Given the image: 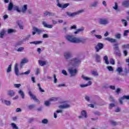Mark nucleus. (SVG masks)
<instances>
[{
  "label": "nucleus",
  "instance_id": "nucleus-32",
  "mask_svg": "<svg viewBox=\"0 0 129 129\" xmlns=\"http://www.w3.org/2000/svg\"><path fill=\"white\" fill-rule=\"evenodd\" d=\"M82 78L83 79H84V80H85L86 81H88L89 80H92V78L85 77L84 75L82 76Z\"/></svg>",
  "mask_w": 129,
  "mask_h": 129
},
{
  "label": "nucleus",
  "instance_id": "nucleus-55",
  "mask_svg": "<svg viewBox=\"0 0 129 129\" xmlns=\"http://www.w3.org/2000/svg\"><path fill=\"white\" fill-rule=\"evenodd\" d=\"M107 69H108L109 71H113V68L111 66H108Z\"/></svg>",
  "mask_w": 129,
  "mask_h": 129
},
{
  "label": "nucleus",
  "instance_id": "nucleus-49",
  "mask_svg": "<svg viewBox=\"0 0 129 129\" xmlns=\"http://www.w3.org/2000/svg\"><path fill=\"white\" fill-rule=\"evenodd\" d=\"M91 73L94 76H98V73L96 71H92Z\"/></svg>",
  "mask_w": 129,
  "mask_h": 129
},
{
  "label": "nucleus",
  "instance_id": "nucleus-2",
  "mask_svg": "<svg viewBox=\"0 0 129 129\" xmlns=\"http://www.w3.org/2000/svg\"><path fill=\"white\" fill-rule=\"evenodd\" d=\"M7 10L8 12H12L13 11H16L18 12V13H21V10H20V8L18 6L14 5V3L12 2H10L8 4V6L7 7Z\"/></svg>",
  "mask_w": 129,
  "mask_h": 129
},
{
  "label": "nucleus",
  "instance_id": "nucleus-45",
  "mask_svg": "<svg viewBox=\"0 0 129 129\" xmlns=\"http://www.w3.org/2000/svg\"><path fill=\"white\" fill-rule=\"evenodd\" d=\"M115 106V104L114 103H111L109 104V109H112V107H114Z\"/></svg>",
  "mask_w": 129,
  "mask_h": 129
},
{
  "label": "nucleus",
  "instance_id": "nucleus-7",
  "mask_svg": "<svg viewBox=\"0 0 129 129\" xmlns=\"http://www.w3.org/2000/svg\"><path fill=\"white\" fill-rule=\"evenodd\" d=\"M28 94L29 96H30L31 99H33L34 101H36V102H40V100L37 99V97H36V95L33 94V93H32V91H29Z\"/></svg>",
  "mask_w": 129,
  "mask_h": 129
},
{
  "label": "nucleus",
  "instance_id": "nucleus-58",
  "mask_svg": "<svg viewBox=\"0 0 129 129\" xmlns=\"http://www.w3.org/2000/svg\"><path fill=\"white\" fill-rule=\"evenodd\" d=\"M14 86H15V87H16V88H19V87H20L21 85V84H15L14 85Z\"/></svg>",
  "mask_w": 129,
  "mask_h": 129
},
{
  "label": "nucleus",
  "instance_id": "nucleus-19",
  "mask_svg": "<svg viewBox=\"0 0 129 129\" xmlns=\"http://www.w3.org/2000/svg\"><path fill=\"white\" fill-rule=\"evenodd\" d=\"M92 84V82L89 81L87 84H81L80 86L81 88H84V87H87V86H90Z\"/></svg>",
  "mask_w": 129,
  "mask_h": 129
},
{
  "label": "nucleus",
  "instance_id": "nucleus-28",
  "mask_svg": "<svg viewBox=\"0 0 129 129\" xmlns=\"http://www.w3.org/2000/svg\"><path fill=\"white\" fill-rule=\"evenodd\" d=\"M42 43H43V41H35L30 42L29 43L34 44L35 45H39L40 44H42Z\"/></svg>",
  "mask_w": 129,
  "mask_h": 129
},
{
  "label": "nucleus",
  "instance_id": "nucleus-47",
  "mask_svg": "<svg viewBox=\"0 0 129 129\" xmlns=\"http://www.w3.org/2000/svg\"><path fill=\"white\" fill-rule=\"evenodd\" d=\"M58 100V98L56 97H52L49 99V101H57Z\"/></svg>",
  "mask_w": 129,
  "mask_h": 129
},
{
  "label": "nucleus",
  "instance_id": "nucleus-56",
  "mask_svg": "<svg viewBox=\"0 0 129 129\" xmlns=\"http://www.w3.org/2000/svg\"><path fill=\"white\" fill-rule=\"evenodd\" d=\"M123 100V98H122V97H121L120 99H119V102L120 104H123V101L122 100Z\"/></svg>",
  "mask_w": 129,
  "mask_h": 129
},
{
  "label": "nucleus",
  "instance_id": "nucleus-18",
  "mask_svg": "<svg viewBox=\"0 0 129 129\" xmlns=\"http://www.w3.org/2000/svg\"><path fill=\"white\" fill-rule=\"evenodd\" d=\"M17 23L20 30H24V23L22 21H18Z\"/></svg>",
  "mask_w": 129,
  "mask_h": 129
},
{
  "label": "nucleus",
  "instance_id": "nucleus-57",
  "mask_svg": "<svg viewBox=\"0 0 129 129\" xmlns=\"http://www.w3.org/2000/svg\"><path fill=\"white\" fill-rule=\"evenodd\" d=\"M113 9H114V10H117V9H118V5H117V3H115V6L113 7Z\"/></svg>",
  "mask_w": 129,
  "mask_h": 129
},
{
  "label": "nucleus",
  "instance_id": "nucleus-11",
  "mask_svg": "<svg viewBox=\"0 0 129 129\" xmlns=\"http://www.w3.org/2000/svg\"><path fill=\"white\" fill-rule=\"evenodd\" d=\"M70 5V4H61L60 3H57V4H56V6L58 8H60L61 9H66V8H67V7H68Z\"/></svg>",
  "mask_w": 129,
  "mask_h": 129
},
{
  "label": "nucleus",
  "instance_id": "nucleus-60",
  "mask_svg": "<svg viewBox=\"0 0 129 129\" xmlns=\"http://www.w3.org/2000/svg\"><path fill=\"white\" fill-rule=\"evenodd\" d=\"M21 45H22V41H19L16 43L15 46L18 47V46H21Z\"/></svg>",
  "mask_w": 129,
  "mask_h": 129
},
{
  "label": "nucleus",
  "instance_id": "nucleus-36",
  "mask_svg": "<svg viewBox=\"0 0 129 129\" xmlns=\"http://www.w3.org/2000/svg\"><path fill=\"white\" fill-rule=\"evenodd\" d=\"M121 22H122V24H123L124 27H126L127 26V24H128L127 21H126V20H125L124 19H121Z\"/></svg>",
  "mask_w": 129,
  "mask_h": 129
},
{
  "label": "nucleus",
  "instance_id": "nucleus-34",
  "mask_svg": "<svg viewBox=\"0 0 129 129\" xmlns=\"http://www.w3.org/2000/svg\"><path fill=\"white\" fill-rule=\"evenodd\" d=\"M38 63L40 66H44V65H46V62L45 61H42L41 60H38Z\"/></svg>",
  "mask_w": 129,
  "mask_h": 129
},
{
  "label": "nucleus",
  "instance_id": "nucleus-62",
  "mask_svg": "<svg viewBox=\"0 0 129 129\" xmlns=\"http://www.w3.org/2000/svg\"><path fill=\"white\" fill-rule=\"evenodd\" d=\"M109 99L111 102H114L115 101L114 98H113L111 96H110Z\"/></svg>",
  "mask_w": 129,
  "mask_h": 129
},
{
  "label": "nucleus",
  "instance_id": "nucleus-6",
  "mask_svg": "<svg viewBox=\"0 0 129 129\" xmlns=\"http://www.w3.org/2000/svg\"><path fill=\"white\" fill-rule=\"evenodd\" d=\"M109 22L108 21V19H103V18H100L99 20V24L100 25H104L105 26L106 25H107Z\"/></svg>",
  "mask_w": 129,
  "mask_h": 129
},
{
  "label": "nucleus",
  "instance_id": "nucleus-37",
  "mask_svg": "<svg viewBox=\"0 0 129 129\" xmlns=\"http://www.w3.org/2000/svg\"><path fill=\"white\" fill-rule=\"evenodd\" d=\"M37 86L38 87V89L40 91V92H45V91L42 89V87H41V84L38 83L37 84Z\"/></svg>",
  "mask_w": 129,
  "mask_h": 129
},
{
  "label": "nucleus",
  "instance_id": "nucleus-41",
  "mask_svg": "<svg viewBox=\"0 0 129 129\" xmlns=\"http://www.w3.org/2000/svg\"><path fill=\"white\" fill-rule=\"evenodd\" d=\"M11 125L12 126V127H13V128L19 129V127L17 126V124H16V123H12Z\"/></svg>",
  "mask_w": 129,
  "mask_h": 129
},
{
  "label": "nucleus",
  "instance_id": "nucleus-46",
  "mask_svg": "<svg viewBox=\"0 0 129 129\" xmlns=\"http://www.w3.org/2000/svg\"><path fill=\"white\" fill-rule=\"evenodd\" d=\"M25 48L24 47H20L17 50V52H23L24 51Z\"/></svg>",
  "mask_w": 129,
  "mask_h": 129
},
{
  "label": "nucleus",
  "instance_id": "nucleus-17",
  "mask_svg": "<svg viewBox=\"0 0 129 129\" xmlns=\"http://www.w3.org/2000/svg\"><path fill=\"white\" fill-rule=\"evenodd\" d=\"M97 5H98V2L97 1H95L91 3L89 7L90 9H92L93 8H96V7H97Z\"/></svg>",
  "mask_w": 129,
  "mask_h": 129
},
{
  "label": "nucleus",
  "instance_id": "nucleus-27",
  "mask_svg": "<svg viewBox=\"0 0 129 129\" xmlns=\"http://www.w3.org/2000/svg\"><path fill=\"white\" fill-rule=\"evenodd\" d=\"M27 10H28V5H25L22 8V12L23 14H25L26 12H27Z\"/></svg>",
  "mask_w": 129,
  "mask_h": 129
},
{
  "label": "nucleus",
  "instance_id": "nucleus-61",
  "mask_svg": "<svg viewBox=\"0 0 129 129\" xmlns=\"http://www.w3.org/2000/svg\"><path fill=\"white\" fill-rule=\"evenodd\" d=\"M44 104L46 105V106H49V105H50V102L48 101H46L44 102Z\"/></svg>",
  "mask_w": 129,
  "mask_h": 129
},
{
  "label": "nucleus",
  "instance_id": "nucleus-39",
  "mask_svg": "<svg viewBox=\"0 0 129 129\" xmlns=\"http://www.w3.org/2000/svg\"><path fill=\"white\" fill-rule=\"evenodd\" d=\"M41 122L43 124H47V123H48V122H49V120H48L47 119L44 118L42 120Z\"/></svg>",
  "mask_w": 129,
  "mask_h": 129
},
{
  "label": "nucleus",
  "instance_id": "nucleus-33",
  "mask_svg": "<svg viewBox=\"0 0 129 129\" xmlns=\"http://www.w3.org/2000/svg\"><path fill=\"white\" fill-rule=\"evenodd\" d=\"M81 115L85 118H87V113L85 110H83L81 112Z\"/></svg>",
  "mask_w": 129,
  "mask_h": 129
},
{
  "label": "nucleus",
  "instance_id": "nucleus-42",
  "mask_svg": "<svg viewBox=\"0 0 129 129\" xmlns=\"http://www.w3.org/2000/svg\"><path fill=\"white\" fill-rule=\"evenodd\" d=\"M31 38V35H28L25 38L23 39V41H28L29 39Z\"/></svg>",
  "mask_w": 129,
  "mask_h": 129
},
{
  "label": "nucleus",
  "instance_id": "nucleus-22",
  "mask_svg": "<svg viewBox=\"0 0 129 129\" xmlns=\"http://www.w3.org/2000/svg\"><path fill=\"white\" fill-rule=\"evenodd\" d=\"M1 101L3 104H6V105H7L8 106H10V105H11V101H10L2 99Z\"/></svg>",
  "mask_w": 129,
  "mask_h": 129
},
{
  "label": "nucleus",
  "instance_id": "nucleus-12",
  "mask_svg": "<svg viewBox=\"0 0 129 129\" xmlns=\"http://www.w3.org/2000/svg\"><path fill=\"white\" fill-rule=\"evenodd\" d=\"M29 62V60L27 59L26 58H24L22 59L21 63H20V67L21 68H23L24 67L25 64L26 63H28Z\"/></svg>",
  "mask_w": 129,
  "mask_h": 129
},
{
  "label": "nucleus",
  "instance_id": "nucleus-38",
  "mask_svg": "<svg viewBox=\"0 0 129 129\" xmlns=\"http://www.w3.org/2000/svg\"><path fill=\"white\" fill-rule=\"evenodd\" d=\"M10 72H12V64H10L8 66V68L7 70V73H10Z\"/></svg>",
  "mask_w": 129,
  "mask_h": 129
},
{
  "label": "nucleus",
  "instance_id": "nucleus-52",
  "mask_svg": "<svg viewBox=\"0 0 129 129\" xmlns=\"http://www.w3.org/2000/svg\"><path fill=\"white\" fill-rule=\"evenodd\" d=\"M128 33H129V30H124V33H123V36H127Z\"/></svg>",
  "mask_w": 129,
  "mask_h": 129
},
{
  "label": "nucleus",
  "instance_id": "nucleus-16",
  "mask_svg": "<svg viewBox=\"0 0 129 129\" xmlns=\"http://www.w3.org/2000/svg\"><path fill=\"white\" fill-rule=\"evenodd\" d=\"M104 40L105 41H108V42H110V43H116V39L110 37L105 38H104Z\"/></svg>",
  "mask_w": 129,
  "mask_h": 129
},
{
  "label": "nucleus",
  "instance_id": "nucleus-43",
  "mask_svg": "<svg viewBox=\"0 0 129 129\" xmlns=\"http://www.w3.org/2000/svg\"><path fill=\"white\" fill-rule=\"evenodd\" d=\"M15 32H16V30L12 29H8V34H12V33H15Z\"/></svg>",
  "mask_w": 129,
  "mask_h": 129
},
{
  "label": "nucleus",
  "instance_id": "nucleus-30",
  "mask_svg": "<svg viewBox=\"0 0 129 129\" xmlns=\"http://www.w3.org/2000/svg\"><path fill=\"white\" fill-rule=\"evenodd\" d=\"M103 60H104L105 63L106 64V65H108V64H109V61H108V57L107 55L104 56Z\"/></svg>",
  "mask_w": 129,
  "mask_h": 129
},
{
  "label": "nucleus",
  "instance_id": "nucleus-20",
  "mask_svg": "<svg viewBox=\"0 0 129 129\" xmlns=\"http://www.w3.org/2000/svg\"><path fill=\"white\" fill-rule=\"evenodd\" d=\"M42 25L45 28H48V29H52V28H53V25L47 24V23L44 21L42 22Z\"/></svg>",
  "mask_w": 129,
  "mask_h": 129
},
{
  "label": "nucleus",
  "instance_id": "nucleus-53",
  "mask_svg": "<svg viewBox=\"0 0 129 129\" xmlns=\"http://www.w3.org/2000/svg\"><path fill=\"white\" fill-rule=\"evenodd\" d=\"M110 64H112V65H114V64H115V62L114 61V59H113V58H110Z\"/></svg>",
  "mask_w": 129,
  "mask_h": 129
},
{
  "label": "nucleus",
  "instance_id": "nucleus-35",
  "mask_svg": "<svg viewBox=\"0 0 129 129\" xmlns=\"http://www.w3.org/2000/svg\"><path fill=\"white\" fill-rule=\"evenodd\" d=\"M113 49L114 51L116 50H118L119 49V48L118 47V43H115L113 45Z\"/></svg>",
  "mask_w": 129,
  "mask_h": 129
},
{
  "label": "nucleus",
  "instance_id": "nucleus-64",
  "mask_svg": "<svg viewBox=\"0 0 129 129\" xmlns=\"http://www.w3.org/2000/svg\"><path fill=\"white\" fill-rule=\"evenodd\" d=\"M16 112H22V109L20 108H17L16 109Z\"/></svg>",
  "mask_w": 129,
  "mask_h": 129
},
{
  "label": "nucleus",
  "instance_id": "nucleus-14",
  "mask_svg": "<svg viewBox=\"0 0 129 129\" xmlns=\"http://www.w3.org/2000/svg\"><path fill=\"white\" fill-rule=\"evenodd\" d=\"M86 41H87V39L86 38H77V43H83V44H84V43H86Z\"/></svg>",
  "mask_w": 129,
  "mask_h": 129
},
{
  "label": "nucleus",
  "instance_id": "nucleus-9",
  "mask_svg": "<svg viewBox=\"0 0 129 129\" xmlns=\"http://www.w3.org/2000/svg\"><path fill=\"white\" fill-rule=\"evenodd\" d=\"M95 49L96 50V52H99L100 50H101V49H103V44L100 42H99L97 45L95 47Z\"/></svg>",
  "mask_w": 129,
  "mask_h": 129
},
{
  "label": "nucleus",
  "instance_id": "nucleus-25",
  "mask_svg": "<svg viewBox=\"0 0 129 129\" xmlns=\"http://www.w3.org/2000/svg\"><path fill=\"white\" fill-rule=\"evenodd\" d=\"M15 73L17 76H19V68H18V63L15 64Z\"/></svg>",
  "mask_w": 129,
  "mask_h": 129
},
{
  "label": "nucleus",
  "instance_id": "nucleus-63",
  "mask_svg": "<svg viewBox=\"0 0 129 129\" xmlns=\"http://www.w3.org/2000/svg\"><path fill=\"white\" fill-rule=\"evenodd\" d=\"M53 78H54V83H57V78H56V75H53Z\"/></svg>",
  "mask_w": 129,
  "mask_h": 129
},
{
  "label": "nucleus",
  "instance_id": "nucleus-5",
  "mask_svg": "<svg viewBox=\"0 0 129 129\" xmlns=\"http://www.w3.org/2000/svg\"><path fill=\"white\" fill-rule=\"evenodd\" d=\"M82 13H84V10H81L78 11L77 12H74L73 13L68 12L67 15L69 16V17H75V16H77V15H79L80 14H82Z\"/></svg>",
  "mask_w": 129,
  "mask_h": 129
},
{
  "label": "nucleus",
  "instance_id": "nucleus-3",
  "mask_svg": "<svg viewBox=\"0 0 129 129\" xmlns=\"http://www.w3.org/2000/svg\"><path fill=\"white\" fill-rule=\"evenodd\" d=\"M66 40L71 43H74V44H76L77 42V38L74 37V35H68L64 36Z\"/></svg>",
  "mask_w": 129,
  "mask_h": 129
},
{
  "label": "nucleus",
  "instance_id": "nucleus-15",
  "mask_svg": "<svg viewBox=\"0 0 129 129\" xmlns=\"http://www.w3.org/2000/svg\"><path fill=\"white\" fill-rule=\"evenodd\" d=\"M70 108V105L68 104H64L63 105L58 106V108H60V109H66V108Z\"/></svg>",
  "mask_w": 129,
  "mask_h": 129
},
{
  "label": "nucleus",
  "instance_id": "nucleus-13",
  "mask_svg": "<svg viewBox=\"0 0 129 129\" xmlns=\"http://www.w3.org/2000/svg\"><path fill=\"white\" fill-rule=\"evenodd\" d=\"M33 30L34 32H36L38 35H41L42 33L44 32V30L38 29L37 27H33Z\"/></svg>",
  "mask_w": 129,
  "mask_h": 129
},
{
  "label": "nucleus",
  "instance_id": "nucleus-21",
  "mask_svg": "<svg viewBox=\"0 0 129 129\" xmlns=\"http://www.w3.org/2000/svg\"><path fill=\"white\" fill-rule=\"evenodd\" d=\"M121 6L124 8H128L129 7V1H124L122 4Z\"/></svg>",
  "mask_w": 129,
  "mask_h": 129
},
{
  "label": "nucleus",
  "instance_id": "nucleus-10",
  "mask_svg": "<svg viewBox=\"0 0 129 129\" xmlns=\"http://www.w3.org/2000/svg\"><path fill=\"white\" fill-rule=\"evenodd\" d=\"M115 72H117L118 75H122V76H123V75H124V74H121L122 73V72H123V69L121 67L117 68V69L115 70Z\"/></svg>",
  "mask_w": 129,
  "mask_h": 129
},
{
  "label": "nucleus",
  "instance_id": "nucleus-23",
  "mask_svg": "<svg viewBox=\"0 0 129 129\" xmlns=\"http://www.w3.org/2000/svg\"><path fill=\"white\" fill-rule=\"evenodd\" d=\"M15 94L16 93L13 90H10L8 91V95L11 97H13V96H15Z\"/></svg>",
  "mask_w": 129,
  "mask_h": 129
},
{
  "label": "nucleus",
  "instance_id": "nucleus-24",
  "mask_svg": "<svg viewBox=\"0 0 129 129\" xmlns=\"http://www.w3.org/2000/svg\"><path fill=\"white\" fill-rule=\"evenodd\" d=\"M83 31H84V27H82L81 28L77 29L76 31L74 32V34L77 35V34H79L80 32H83Z\"/></svg>",
  "mask_w": 129,
  "mask_h": 129
},
{
  "label": "nucleus",
  "instance_id": "nucleus-40",
  "mask_svg": "<svg viewBox=\"0 0 129 129\" xmlns=\"http://www.w3.org/2000/svg\"><path fill=\"white\" fill-rule=\"evenodd\" d=\"M115 38L116 39H121V34L120 33H117L115 35Z\"/></svg>",
  "mask_w": 129,
  "mask_h": 129
},
{
  "label": "nucleus",
  "instance_id": "nucleus-59",
  "mask_svg": "<svg viewBox=\"0 0 129 129\" xmlns=\"http://www.w3.org/2000/svg\"><path fill=\"white\" fill-rule=\"evenodd\" d=\"M44 16H50V12H48V11H45L44 12Z\"/></svg>",
  "mask_w": 129,
  "mask_h": 129
},
{
  "label": "nucleus",
  "instance_id": "nucleus-1",
  "mask_svg": "<svg viewBox=\"0 0 129 129\" xmlns=\"http://www.w3.org/2000/svg\"><path fill=\"white\" fill-rule=\"evenodd\" d=\"M81 64V59L78 57L72 58V59L68 60V66L69 68L68 70L70 75V77H75L78 73L77 69L73 68H77Z\"/></svg>",
  "mask_w": 129,
  "mask_h": 129
},
{
  "label": "nucleus",
  "instance_id": "nucleus-48",
  "mask_svg": "<svg viewBox=\"0 0 129 129\" xmlns=\"http://www.w3.org/2000/svg\"><path fill=\"white\" fill-rule=\"evenodd\" d=\"M122 48L123 49H129V44H123L122 45Z\"/></svg>",
  "mask_w": 129,
  "mask_h": 129
},
{
  "label": "nucleus",
  "instance_id": "nucleus-31",
  "mask_svg": "<svg viewBox=\"0 0 129 129\" xmlns=\"http://www.w3.org/2000/svg\"><path fill=\"white\" fill-rule=\"evenodd\" d=\"M114 54L116 55V56H118V57H120L121 56V53H120V51L119 49H117L115 50Z\"/></svg>",
  "mask_w": 129,
  "mask_h": 129
},
{
  "label": "nucleus",
  "instance_id": "nucleus-4",
  "mask_svg": "<svg viewBox=\"0 0 129 129\" xmlns=\"http://www.w3.org/2000/svg\"><path fill=\"white\" fill-rule=\"evenodd\" d=\"M63 57L66 60H67V62H68L69 60H71V59H70V58L72 57V52L70 51H66L63 53Z\"/></svg>",
  "mask_w": 129,
  "mask_h": 129
},
{
  "label": "nucleus",
  "instance_id": "nucleus-29",
  "mask_svg": "<svg viewBox=\"0 0 129 129\" xmlns=\"http://www.w3.org/2000/svg\"><path fill=\"white\" fill-rule=\"evenodd\" d=\"M5 34H6V30L5 29H3L0 31V38L3 39L4 38V36H5Z\"/></svg>",
  "mask_w": 129,
  "mask_h": 129
},
{
  "label": "nucleus",
  "instance_id": "nucleus-8",
  "mask_svg": "<svg viewBox=\"0 0 129 129\" xmlns=\"http://www.w3.org/2000/svg\"><path fill=\"white\" fill-rule=\"evenodd\" d=\"M94 57L95 58V61L97 63H101V56L98 53L94 54Z\"/></svg>",
  "mask_w": 129,
  "mask_h": 129
},
{
  "label": "nucleus",
  "instance_id": "nucleus-54",
  "mask_svg": "<svg viewBox=\"0 0 129 129\" xmlns=\"http://www.w3.org/2000/svg\"><path fill=\"white\" fill-rule=\"evenodd\" d=\"M122 98L123 99H126V100H129V95H124L122 97Z\"/></svg>",
  "mask_w": 129,
  "mask_h": 129
},
{
  "label": "nucleus",
  "instance_id": "nucleus-51",
  "mask_svg": "<svg viewBox=\"0 0 129 129\" xmlns=\"http://www.w3.org/2000/svg\"><path fill=\"white\" fill-rule=\"evenodd\" d=\"M30 73V71H28L27 72H25L24 73H22L21 74H20L19 75H29V74Z\"/></svg>",
  "mask_w": 129,
  "mask_h": 129
},
{
  "label": "nucleus",
  "instance_id": "nucleus-26",
  "mask_svg": "<svg viewBox=\"0 0 129 129\" xmlns=\"http://www.w3.org/2000/svg\"><path fill=\"white\" fill-rule=\"evenodd\" d=\"M18 93L20 94V95H21L22 99H25V93H24V91H23V90H20L18 91Z\"/></svg>",
  "mask_w": 129,
  "mask_h": 129
},
{
  "label": "nucleus",
  "instance_id": "nucleus-44",
  "mask_svg": "<svg viewBox=\"0 0 129 129\" xmlns=\"http://www.w3.org/2000/svg\"><path fill=\"white\" fill-rule=\"evenodd\" d=\"M35 107H36L35 104H31L28 106L29 109H33V108H35Z\"/></svg>",
  "mask_w": 129,
  "mask_h": 129
},
{
  "label": "nucleus",
  "instance_id": "nucleus-50",
  "mask_svg": "<svg viewBox=\"0 0 129 129\" xmlns=\"http://www.w3.org/2000/svg\"><path fill=\"white\" fill-rule=\"evenodd\" d=\"M61 73H62V74H63V75H64L65 76H67L68 75V73L64 70H62Z\"/></svg>",
  "mask_w": 129,
  "mask_h": 129
}]
</instances>
